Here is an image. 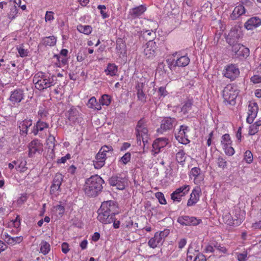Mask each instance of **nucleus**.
Listing matches in <instances>:
<instances>
[{
    "instance_id": "16",
    "label": "nucleus",
    "mask_w": 261,
    "mask_h": 261,
    "mask_svg": "<svg viewBox=\"0 0 261 261\" xmlns=\"http://www.w3.org/2000/svg\"><path fill=\"white\" fill-rule=\"evenodd\" d=\"M156 49V43L154 41H148L146 44V46L144 49V55L147 58H152L155 53Z\"/></svg>"
},
{
    "instance_id": "50",
    "label": "nucleus",
    "mask_w": 261,
    "mask_h": 261,
    "mask_svg": "<svg viewBox=\"0 0 261 261\" xmlns=\"http://www.w3.org/2000/svg\"><path fill=\"white\" fill-rule=\"evenodd\" d=\"M225 153L228 155H232L234 153V149L230 145L223 146Z\"/></svg>"
},
{
    "instance_id": "38",
    "label": "nucleus",
    "mask_w": 261,
    "mask_h": 261,
    "mask_svg": "<svg viewBox=\"0 0 261 261\" xmlns=\"http://www.w3.org/2000/svg\"><path fill=\"white\" fill-rule=\"evenodd\" d=\"M111 102V97L107 94L103 95L99 99V102L102 106H109Z\"/></svg>"
},
{
    "instance_id": "32",
    "label": "nucleus",
    "mask_w": 261,
    "mask_h": 261,
    "mask_svg": "<svg viewBox=\"0 0 261 261\" xmlns=\"http://www.w3.org/2000/svg\"><path fill=\"white\" fill-rule=\"evenodd\" d=\"M190 190V186L189 185H185L177 189L173 192V195L176 194H180L182 196L187 194Z\"/></svg>"
},
{
    "instance_id": "37",
    "label": "nucleus",
    "mask_w": 261,
    "mask_h": 261,
    "mask_svg": "<svg viewBox=\"0 0 261 261\" xmlns=\"http://www.w3.org/2000/svg\"><path fill=\"white\" fill-rule=\"evenodd\" d=\"M19 164L18 167L16 168V170L20 172H25L28 168L26 167L27 162L24 160L21 159H19Z\"/></svg>"
},
{
    "instance_id": "34",
    "label": "nucleus",
    "mask_w": 261,
    "mask_h": 261,
    "mask_svg": "<svg viewBox=\"0 0 261 261\" xmlns=\"http://www.w3.org/2000/svg\"><path fill=\"white\" fill-rule=\"evenodd\" d=\"M176 159L178 163L182 164L186 161V153L182 149H180L176 154Z\"/></svg>"
},
{
    "instance_id": "6",
    "label": "nucleus",
    "mask_w": 261,
    "mask_h": 261,
    "mask_svg": "<svg viewBox=\"0 0 261 261\" xmlns=\"http://www.w3.org/2000/svg\"><path fill=\"white\" fill-rule=\"evenodd\" d=\"M237 95L238 92L231 85H227L223 91V97L226 105H234Z\"/></svg>"
},
{
    "instance_id": "15",
    "label": "nucleus",
    "mask_w": 261,
    "mask_h": 261,
    "mask_svg": "<svg viewBox=\"0 0 261 261\" xmlns=\"http://www.w3.org/2000/svg\"><path fill=\"white\" fill-rule=\"evenodd\" d=\"M97 219L102 223L107 224L112 223L115 219V216L108 212H100L98 210Z\"/></svg>"
},
{
    "instance_id": "56",
    "label": "nucleus",
    "mask_w": 261,
    "mask_h": 261,
    "mask_svg": "<svg viewBox=\"0 0 261 261\" xmlns=\"http://www.w3.org/2000/svg\"><path fill=\"white\" fill-rule=\"evenodd\" d=\"M17 49L18 50V52L19 54V56L23 58L28 56V51L27 49H25L21 47H17Z\"/></svg>"
},
{
    "instance_id": "20",
    "label": "nucleus",
    "mask_w": 261,
    "mask_h": 261,
    "mask_svg": "<svg viewBox=\"0 0 261 261\" xmlns=\"http://www.w3.org/2000/svg\"><path fill=\"white\" fill-rule=\"evenodd\" d=\"M201 189L199 187L195 188L190 195V198L187 202V206H191L196 204L199 199Z\"/></svg>"
},
{
    "instance_id": "39",
    "label": "nucleus",
    "mask_w": 261,
    "mask_h": 261,
    "mask_svg": "<svg viewBox=\"0 0 261 261\" xmlns=\"http://www.w3.org/2000/svg\"><path fill=\"white\" fill-rule=\"evenodd\" d=\"M221 143L223 146L230 145L231 143L230 137L229 134H226L222 136Z\"/></svg>"
},
{
    "instance_id": "58",
    "label": "nucleus",
    "mask_w": 261,
    "mask_h": 261,
    "mask_svg": "<svg viewBox=\"0 0 261 261\" xmlns=\"http://www.w3.org/2000/svg\"><path fill=\"white\" fill-rule=\"evenodd\" d=\"M158 236L161 237V239L162 240L163 239L166 238L169 234V230L165 229L164 231H161L160 233L156 232Z\"/></svg>"
},
{
    "instance_id": "64",
    "label": "nucleus",
    "mask_w": 261,
    "mask_h": 261,
    "mask_svg": "<svg viewBox=\"0 0 261 261\" xmlns=\"http://www.w3.org/2000/svg\"><path fill=\"white\" fill-rule=\"evenodd\" d=\"M252 2L250 0H243L241 1V4L240 5H243L244 7H246L247 8H250L251 6H252Z\"/></svg>"
},
{
    "instance_id": "22",
    "label": "nucleus",
    "mask_w": 261,
    "mask_h": 261,
    "mask_svg": "<svg viewBox=\"0 0 261 261\" xmlns=\"http://www.w3.org/2000/svg\"><path fill=\"white\" fill-rule=\"evenodd\" d=\"M42 151L43 148L42 145L40 143L38 140H34L30 143L29 146L30 156L37 152L41 153Z\"/></svg>"
},
{
    "instance_id": "10",
    "label": "nucleus",
    "mask_w": 261,
    "mask_h": 261,
    "mask_svg": "<svg viewBox=\"0 0 261 261\" xmlns=\"http://www.w3.org/2000/svg\"><path fill=\"white\" fill-rule=\"evenodd\" d=\"M177 221L183 226H190L197 225L201 222V220L197 219L195 217L181 216L178 218Z\"/></svg>"
},
{
    "instance_id": "35",
    "label": "nucleus",
    "mask_w": 261,
    "mask_h": 261,
    "mask_svg": "<svg viewBox=\"0 0 261 261\" xmlns=\"http://www.w3.org/2000/svg\"><path fill=\"white\" fill-rule=\"evenodd\" d=\"M77 29L80 32L86 35L90 34L92 30V27L90 25H80L77 26Z\"/></svg>"
},
{
    "instance_id": "51",
    "label": "nucleus",
    "mask_w": 261,
    "mask_h": 261,
    "mask_svg": "<svg viewBox=\"0 0 261 261\" xmlns=\"http://www.w3.org/2000/svg\"><path fill=\"white\" fill-rule=\"evenodd\" d=\"M237 259L239 261H246L247 257V253L246 251H244L243 253L237 254Z\"/></svg>"
},
{
    "instance_id": "26",
    "label": "nucleus",
    "mask_w": 261,
    "mask_h": 261,
    "mask_svg": "<svg viewBox=\"0 0 261 261\" xmlns=\"http://www.w3.org/2000/svg\"><path fill=\"white\" fill-rule=\"evenodd\" d=\"M48 127V124L39 120L34 125L31 133L36 136L39 131H42L44 128H47Z\"/></svg>"
},
{
    "instance_id": "59",
    "label": "nucleus",
    "mask_w": 261,
    "mask_h": 261,
    "mask_svg": "<svg viewBox=\"0 0 261 261\" xmlns=\"http://www.w3.org/2000/svg\"><path fill=\"white\" fill-rule=\"evenodd\" d=\"M194 261H206V258L202 253H198L195 256Z\"/></svg>"
},
{
    "instance_id": "18",
    "label": "nucleus",
    "mask_w": 261,
    "mask_h": 261,
    "mask_svg": "<svg viewBox=\"0 0 261 261\" xmlns=\"http://www.w3.org/2000/svg\"><path fill=\"white\" fill-rule=\"evenodd\" d=\"M169 142V139L166 137H161L156 139L152 144V147L155 150V153L160 152L161 149L167 146Z\"/></svg>"
},
{
    "instance_id": "31",
    "label": "nucleus",
    "mask_w": 261,
    "mask_h": 261,
    "mask_svg": "<svg viewBox=\"0 0 261 261\" xmlns=\"http://www.w3.org/2000/svg\"><path fill=\"white\" fill-rule=\"evenodd\" d=\"M57 38L54 36L46 37L42 39V43L45 46H53L56 44Z\"/></svg>"
},
{
    "instance_id": "30",
    "label": "nucleus",
    "mask_w": 261,
    "mask_h": 261,
    "mask_svg": "<svg viewBox=\"0 0 261 261\" xmlns=\"http://www.w3.org/2000/svg\"><path fill=\"white\" fill-rule=\"evenodd\" d=\"M142 35L148 41H153L154 39L156 37L155 32L152 30H146L142 31Z\"/></svg>"
},
{
    "instance_id": "29",
    "label": "nucleus",
    "mask_w": 261,
    "mask_h": 261,
    "mask_svg": "<svg viewBox=\"0 0 261 261\" xmlns=\"http://www.w3.org/2000/svg\"><path fill=\"white\" fill-rule=\"evenodd\" d=\"M162 240L156 233L154 234V237L151 238L148 241V244L150 248H155L161 243Z\"/></svg>"
},
{
    "instance_id": "24",
    "label": "nucleus",
    "mask_w": 261,
    "mask_h": 261,
    "mask_svg": "<svg viewBox=\"0 0 261 261\" xmlns=\"http://www.w3.org/2000/svg\"><path fill=\"white\" fill-rule=\"evenodd\" d=\"M32 125L31 119H25L19 123V127L21 135L27 136L28 134V128Z\"/></svg>"
},
{
    "instance_id": "7",
    "label": "nucleus",
    "mask_w": 261,
    "mask_h": 261,
    "mask_svg": "<svg viewBox=\"0 0 261 261\" xmlns=\"http://www.w3.org/2000/svg\"><path fill=\"white\" fill-rule=\"evenodd\" d=\"M108 181L110 186L115 187L119 190H124L127 184V179L122 174L113 175L109 178Z\"/></svg>"
},
{
    "instance_id": "52",
    "label": "nucleus",
    "mask_w": 261,
    "mask_h": 261,
    "mask_svg": "<svg viewBox=\"0 0 261 261\" xmlns=\"http://www.w3.org/2000/svg\"><path fill=\"white\" fill-rule=\"evenodd\" d=\"M18 13V9L16 6H14L10 10L9 13V18L11 19H14Z\"/></svg>"
},
{
    "instance_id": "41",
    "label": "nucleus",
    "mask_w": 261,
    "mask_h": 261,
    "mask_svg": "<svg viewBox=\"0 0 261 261\" xmlns=\"http://www.w3.org/2000/svg\"><path fill=\"white\" fill-rule=\"evenodd\" d=\"M244 160H245L247 163H251L252 162L253 154L250 150H247L245 152Z\"/></svg>"
},
{
    "instance_id": "5",
    "label": "nucleus",
    "mask_w": 261,
    "mask_h": 261,
    "mask_svg": "<svg viewBox=\"0 0 261 261\" xmlns=\"http://www.w3.org/2000/svg\"><path fill=\"white\" fill-rule=\"evenodd\" d=\"M176 124L177 121L175 118L171 117L163 118L161 121L160 127L156 130L158 135L172 130Z\"/></svg>"
},
{
    "instance_id": "47",
    "label": "nucleus",
    "mask_w": 261,
    "mask_h": 261,
    "mask_svg": "<svg viewBox=\"0 0 261 261\" xmlns=\"http://www.w3.org/2000/svg\"><path fill=\"white\" fill-rule=\"evenodd\" d=\"M213 245H214V248L219 251L224 253H226L227 252L226 248L223 246H221V245L220 244H218L217 242H213Z\"/></svg>"
},
{
    "instance_id": "12",
    "label": "nucleus",
    "mask_w": 261,
    "mask_h": 261,
    "mask_svg": "<svg viewBox=\"0 0 261 261\" xmlns=\"http://www.w3.org/2000/svg\"><path fill=\"white\" fill-rule=\"evenodd\" d=\"M117 206L114 201L110 200L104 201L101 203L100 207L98 209L100 212H108L111 215H116L117 214L116 212Z\"/></svg>"
},
{
    "instance_id": "61",
    "label": "nucleus",
    "mask_w": 261,
    "mask_h": 261,
    "mask_svg": "<svg viewBox=\"0 0 261 261\" xmlns=\"http://www.w3.org/2000/svg\"><path fill=\"white\" fill-rule=\"evenodd\" d=\"M193 178L195 184L197 185L200 184L203 180V176L201 174Z\"/></svg>"
},
{
    "instance_id": "17",
    "label": "nucleus",
    "mask_w": 261,
    "mask_h": 261,
    "mask_svg": "<svg viewBox=\"0 0 261 261\" xmlns=\"http://www.w3.org/2000/svg\"><path fill=\"white\" fill-rule=\"evenodd\" d=\"M258 112V106L256 103L252 102L248 105V117L246 121L251 124L254 118L256 117Z\"/></svg>"
},
{
    "instance_id": "49",
    "label": "nucleus",
    "mask_w": 261,
    "mask_h": 261,
    "mask_svg": "<svg viewBox=\"0 0 261 261\" xmlns=\"http://www.w3.org/2000/svg\"><path fill=\"white\" fill-rule=\"evenodd\" d=\"M96 99L95 97H91L87 104L88 107L90 109H94L95 105L96 103Z\"/></svg>"
},
{
    "instance_id": "33",
    "label": "nucleus",
    "mask_w": 261,
    "mask_h": 261,
    "mask_svg": "<svg viewBox=\"0 0 261 261\" xmlns=\"http://www.w3.org/2000/svg\"><path fill=\"white\" fill-rule=\"evenodd\" d=\"M50 250V246L48 243L42 241L40 244V252L44 255L47 254Z\"/></svg>"
},
{
    "instance_id": "40",
    "label": "nucleus",
    "mask_w": 261,
    "mask_h": 261,
    "mask_svg": "<svg viewBox=\"0 0 261 261\" xmlns=\"http://www.w3.org/2000/svg\"><path fill=\"white\" fill-rule=\"evenodd\" d=\"M55 138L51 135H49L47 141L46 143L47 145L48 146V148H54L55 146Z\"/></svg>"
},
{
    "instance_id": "54",
    "label": "nucleus",
    "mask_w": 261,
    "mask_h": 261,
    "mask_svg": "<svg viewBox=\"0 0 261 261\" xmlns=\"http://www.w3.org/2000/svg\"><path fill=\"white\" fill-rule=\"evenodd\" d=\"M56 211L61 217L63 216L65 212V208L61 205H57L54 207Z\"/></svg>"
},
{
    "instance_id": "55",
    "label": "nucleus",
    "mask_w": 261,
    "mask_h": 261,
    "mask_svg": "<svg viewBox=\"0 0 261 261\" xmlns=\"http://www.w3.org/2000/svg\"><path fill=\"white\" fill-rule=\"evenodd\" d=\"M55 157L54 148H48L46 158L48 160H53Z\"/></svg>"
},
{
    "instance_id": "45",
    "label": "nucleus",
    "mask_w": 261,
    "mask_h": 261,
    "mask_svg": "<svg viewBox=\"0 0 261 261\" xmlns=\"http://www.w3.org/2000/svg\"><path fill=\"white\" fill-rule=\"evenodd\" d=\"M200 169L199 168L197 167H194L192 168V169L190 171V177L192 179L193 177L195 176H197L198 175L201 174H200Z\"/></svg>"
},
{
    "instance_id": "36",
    "label": "nucleus",
    "mask_w": 261,
    "mask_h": 261,
    "mask_svg": "<svg viewBox=\"0 0 261 261\" xmlns=\"http://www.w3.org/2000/svg\"><path fill=\"white\" fill-rule=\"evenodd\" d=\"M23 237L22 236L15 237L9 238L7 239V244L11 245H14L16 244H19L23 241Z\"/></svg>"
},
{
    "instance_id": "44",
    "label": "nucleus",
    "mask_w": 261,
    "mask_h": 261,
    "mask_svg": "<svg viewBox=\"0 0 261 261\" xmlns=\"http://www.w3.org/2000/svg\"><path fill=\"white\" fill-rule=\"evenodd\" d=\"M233 220V223L232 224H233V226H237L240 225L243 220V217L242 216H234L233 217H232Z\"/></svg>"
},
{
    "instance_id": "62",
    "label": "nucleus",
    "mask_w": 261,
    "mask_h": 261,
    "mask_svg": "<svg viewBox=\"0 0 261 261\" xmlns=\"http://www.w3.org/2000/svg\"><path fill=\"white\" fill-rule=\"evenodd\" d=\"M53 14V12L51 11H47L45 16V21H47L53 20L54 19Z\"/></svg>"
},
{
    "instance_id": "25",
    "label": "nucleus",
    "mask_w": 261,
    "mask_h": 261,
    "mask_svg": "<svg viewBox=\"0 0 261 261\" xmlns=\"http://www.w3.org/2000/svg\"><path fill=\"white\" fill-rule=\"evenodd\" d=\"M246 9L244 7V6H243V5L240 4L234 8L231 14L230 15V17L232 20H235L239 17L241 15L245 14L246 13Z\"/></svg>"
},
{
    "instance_id": "11",
    "label": "nucleus",
    "mask_w": 261,
    "mask_h": 261,
    "mask_svg": "<svg viewBox=\"0 0 261 261\" xmlns=\"http://www.w3.org/2000/svg\"><path fill=\"white\" fill-rule=\"evenodd\" d=\"M146 10V7L145 5H141L139 6L134 7L129 10L127 18L130 20H134L139 18Z\"/></svg>"
},
{
    "instance_id": "63",
    "label": "nucleus",
    "mask_w": 261,
    "mask_h": 261,
    "mask_svg": "<svg viewBox=\"0 0 261 261\" xmlns=\"http://www.w3.org/2000/svg\"><path fill=\"white\" fill-rule=\"evenodd\" d=\"M251 81L254 84L261 83V76L258 75H255L251 77Z\"/></svg>"
},
{
    "instance_id": "14",
    "label": "nucleus",
    "mask_w": 261,
    "mask_h": 261,
    "mask_svg": "<svg viewBox=\"0 0 261 261\" xmlns=\"http://www.w3.org/2000/svg\"><path fill=\"white\" fill-rule=\"evenodd\" d=\"M24 97L23 90L21 89H17L11 92L9 99L13 105H15L20 102L24 99Z\"/></svg>"
},
{
    "instance_id": "48",
    "label": "nucleus",
    "mask_w": 261,
    "mask_h": 261,
    "mask_svg": "<svg viewBox=\"0 0 261 261\" xmlns=\"http://www.w3.org/2000/svg\"><path fill=\"white\" fill-rule=\"evenodd\" d=\"M217 164L220 168L224 169L227 166V162L225 159L221 157H219L217 160Z\"/></svg>"
},
{
    "instance_id": "4",
    "label": "nucleus",
    "mask_w": 261,
    "mask_h": 261,
    "mask_svg": "<svg viewBox=\"0 0 261 261\" xmlns=\"http://www.w3.org/2000/svg\"><path fill=\"white\" fill-rule=\"evenodd\" d=\"M137 143L141 145V141H148V129L145 120L141 119L137 123L136 128Z\"/></svg>"
},
{
    "instance_id": "53",
    "label": "nucleus",
    "mask_w": 261,
    "mask_h": 261,
    "mask_svg": "<svg viewBox=\"0 0 261 261\" xmlns=\"http://www.w3.org/2000/svg\"><path fill=\"white\" fill-rule=\"evenodd\" d=\"M259 130V127L255 124L251 125L249 127V134L253 135L257 133Z\"/></svg>"
},
{
    "instance_id": "27",
    "label": "nucleus",
    "mask_w": 261,
    "mask_h": 261,
    "mask_svg": "<svg viewBox=\"0 0 261 261\" xmlns=\"http://www.w3.org/2000/svg\"><path fill=\"white\" fill-rule=\"evenodd\" d=\"M104 71L107 75L115 76L118 72V66L114 63H109Z\"/></svg>"
},
{
    "instance_id": "42",
    "label": "nucleus",
    "mask_w": 261,
    "mask_h": 261,
    "mask_svg": "<svg viewBox=\"0 0 261 261\" xmlns=\"http://www.w3.org/2000/svg\"><path fill=\"white\" fill-rule=\"evenodd\" d=\"M192 102L190 100L187 101L181 108V111L184 113H188L191 110Z\"/></svg>"
},
{
    "instance_id": "2",
    "label": "nucleus",
    "mask_w": 261,
    "mask_h": 261,
    "mask_svg": "<svg viewBox=\"0 0 261 261\" xmlns=\"http://www.w3.org/2000/svg\"><path fill=\"white\" fill-rule=\"evenodd\" d=\"M53 75L51 77L47 76L42 72H39L35 74L33 77V82L36 89L39 90H42L53 86L55 84Z\"/></svg>"
},
{
    "instance_id": "43",
    "label": "nucleus",
    "mask_w": 261,
    "mask_h": 261,
    "mask_svg": "<svg viewBox=\"0 0 261 261\" xmlns=\"http://www.w3.org/2000/svg\"><path fill=\"white\" fill-rule=\"evenodd\" d=\"M155 197L158 199L159 200V202L161 204H166V200L165 198L164 195L163 193L158 192L155 193Z\"/></svg>"
},
{
    "instance_id": "1",
    "label": "nucleus",
    "mask_w": 261,
    "mask_h": 261,
    "mask_svg": "<svg viewBox=\"0 0 261 261\" xmlns=\"http://www.w3.org/2000/svg\"><path fill=\"white\" fill-rule=\"evenodd\" d=\"M103 180L97 175L91 176L86 181L84 191L89 197H95L102 189Z\"/></svg>"
},
{
    "instance_id": "21",
    "label": "nucleus",
    "mask_w": 261,
    "mask_h": 261,
    "mask_svg": "<svg viewBox=\"0 0 261 261\" xmlns=\"http://www.w3.org/2000/svg\"><path fill=\"white\" fill-rule=\"evenodd\" d=\"M63 176L61 174L57 173L55 176L53 184L50 187V192L55 193L60 189V186L63 181Z\"/></svg>"
},
{
    "instance_id": "19",
    "label": "nucleus",
    "mask_w": 261,
    "mask_h": 261,
    "mask_svg": "<svg viewBox=\"0 0 261 261\" xmlns=\"http://www.w3.org/2000/svg\"><path fill=\"white\" fill-rule=\"evenodd\" d=\"M261 24V19L257 17L249 19L244 24V27L248 30H252Z\"/></svg>"
},
{
    "instance_id": "13",
    "label": "nucleus",
    "mask_w": 261,
    "mask_h": 261,
    "mask_svg": "<svg viewBox=\"0 0 261 261\" xmlns=\"http://www.w3.org/2000/svg\"><path fill=\"white\" fill-rule=\"evenodd\" d=\"M232 51L238 57L247 58L249 55V49L240 44H234L232 46Z\"/></svg>"
},
{
    "instance_id": "9",
    "label": "nucleus",
    "mask_w": 261,
    "mask_h": 261,
    "mask_svg": "<svg viewBox=\"0 0 261 261\" xmlns=\"http://www.w3.org/2000/svg\"><path fill=\"white\" fill-rule=\"evenodd\" d=\"M223 74L226 77L233 81L239 75L240 70L237 65L230 64L225 67Z\"/></svg>"
},
{
    "instance_id": "57",
    "label": "nucleus",
    "mask_w": 261,
    "mask_h": 261,
    "mask_svg": "<svg viewBox=\"0 0 261 261\" xmlns=\"http://www.w3.org/2000/svg\"><path fill=\"white\" fill-rule=\"evenodd\" d=\"M182 196L180 194H176L173 195V192L171 194V198L174 201L180 202Z\"/></svg>"
},
{
    "instance_id": "60",
    "label": "nucleus",
    "mask_w": 261,
    "mask_h": 261,
    "mask_svg": "<svg viewBox=\"0 0 261 261\" xmlns=\"http://www.w3.org/2000/svg\"><path fill=\"white\" fill-rule=\"evenodd\" d=\"M224 220L226 221V223L229 225L233 226L232 224L233 220L231 216L230 215H226L224 217Z\"/></svg>"
},
{
    "instance_id": "23",
    "label": "nucleus",
    "mask_w": 261,
    "mask_h": 261,
    "mask_svg": "<svg viewBox=\"0 0 261 261\" xmlns=\"http://www.w3.org/2000/svg\"><path fill=\"white\" fill-rule=\"evenodd\" d=\"M144 86V84L143 83H139L136 86L138 100L142 103L146 102L147 98V96L143 91Z\"/></svg>"
},
{
    "instance_id": "28",
    "label": "nucleus",
    "mask_w": 261,
    "mask_h": 261,
    "mask_svg": "<svg viewBox=\"0 0 261 261\" xmlns=\"http://www.w3.org/2000/svg\"><path fill=\"white\" fill-rule=\"evenodd\" d=\"M68 120L72 122L75 123L77 120V116L79 115V112L77 109L74 107H72L68 111Z\"/></svg>"
},
{
    "instance_id": "3",
    "label": "nucleus",
    "mask_w": 261,
    "mask_h": 261,
    "mask_svg": "<svg viewBox=\"0 0 261 261\" xmlns=\"http://www.w3.org/2000/svg\"><path fill=\"white\" fill-rule=\"evenodd\" d=\"M113 148L111 146H103L101 147L95 156L94 161V166L96 169H100L105 164V161L108 156L113 153Z\"/></svg>"
},
{
    "instance_id": "8",
    "label": "nucleus",
    "mask_w": 261,
    "mask_h": 261,
    "mask_svg": "<svg viewBox=\"0 0 261 261\" xmlns=\"http://www.w3.org/2000/svg\"><path fill=\"white\" fill-rule=\"evenodd\" d=\"M167 62L169 68L173 70L175 69L176 67H184L187 66L189 64L190 59L187 56L184 55L177 57L176 59H173L171 61L167 60Z\"/></svg>"
},
{
    "instance_id": "46",
    "label": "nucleus",
    "mask_w": 261,
    "mask_h": 261,
    "mask_svg": "<svg viewBox=\"0 0 261 261\" xmlns=\"http://www.w3.org/2000/svg\"><path fill=\"white\" fill-rule=\"evenodd\" d=\"M130 157L131 154L129 152H128L125 153V154L121 158L120 161L122 162L123 164L125 165L130 162Z\"/></svg>"
}]
</instances>
